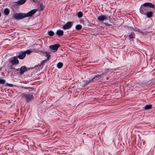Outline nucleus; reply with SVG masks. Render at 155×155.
Listing matches in <instances>:
<instances>
[{
  "instance_id": "nucleus-1",
  "label": "nucleus",
  "mask_w": 155,
  "mask_h": 155,
  "mask_svg": "<svg viewBox=\"0 0 155 155\" xmlns=\"http://www.w3.org/2000/svg\"><path fill=\"white\" fill-rule=\"evenodd\" d=\"M143 6L144 7L148 6L152 8H154L155 7L154 5L151 3L146 2L144 3L140 8V12L141 14L144 15H146V13L147 12V9L146 7H143Z\"/></svg>"
},
{
  "instance_id": "nucleus-2",
  "label": "nucleus",
  "mask_w": 155,
  "mask_h": 155,
  "mask_svg": "<svg viewBox=\"0 0 155 155\" xmlns=\"http://www.w3.org/2000/svg\"><path fill=\"white\" fill-rule=\"evenodd\" d=\"M21 96L22 97H24L26 101L28 102L31 101L34 98L33 95L32 94H29L21 93Z\"/></svg>"
},
{
  "instance_id": "nucleus-3",
  "label": "nucleus",
  "mask_w": 155,
  "mask_h": 155,
  "mask_svg": "<svg viewBox=\"0 0 155 155\" xmlns=\"http://www.w3.org/2000/svg\"><path fill=\"white\" fill-rule=\"evenodd\" d=\"M25 13H19L13 15V17L16 19H20L25 17Z\"/></svg>"
},
{
  "instance_id": "nucleus-4",
  "label": "nucleus",
  "mask_w": 155,
  "mask_h": 155,
  "mask_svg": "<svg viewBox=\"0 0 155 155\" xmlns=\"http://www.w3.org/2000/svg\"><path fill=\"white\" fill-rule=\"evenodd\" d=\"M101 77V74H97L95 75L94 77L91 78L89 81V82L90 83L94 81H95L97 80Z\"/></svg>"
},
{
  "instance_id": "nucleus-5",
  "label": "nucleus",
  "mask_w": 155,
  "mask_h": 155,
  "mask_svg": "<svg viewBox=\"0 0 155 155\" xmlns=\"http://www.w3.org/2000/svg\"><path fill=\"white\" fill-rule=\"evenodd\" d=\"M10 62L12 65H15L17 64L18 63L19 61L17 59V57L16 56L14 57L13 59L11 60Z\"/></svg>"
},
{
  "instance_id": "nucleus-6",
  "label": "nucleus",
  "mask_w": 155,
  "mask_h": 155,
  "mask_svg": "<svg viewBox=\"0 0 155 155\" xmlns=\"http://www.w3.org/2000/svg\"><path fill=\"white\" fill-rule=\"evenodd\" d=\"M72 26V22L69 21L63 26V28L64 29H67L70 28Z\"/></svg>"
},
{
  "instance_id": "nucleus-7",
  "label": "nucleus",
  "mask_w": 155,
  "mask_h": 155,
  "mask_svg": "<svg viewBox=\"0 0 155 155\" xmlns=\"http://www.w3.org/2000/svg\"><path fill=\"white\" fill-rule=\"evenodd\" d=\"M36 11V10H33L29 12L27 14L25 13V17H29L31 16L35 13Z\"/></svg>"
},
{
  "instance_id": "nucleus-8",
  "label": "nucleus",
  "mask_w": 155,
  "mask_h": 155,
  "mask_svg": "<svg viewBox=\"0 0 155 155\" xmlns=\"http://www.w3.org/2000/svg\"><path fill=\"white\" fill-rule=\"evenodd\" d=\"M97 19L98 20L100 21H103L104 20L107 19V16L106 15H101L99 16L97 18Z\"/></svg>"
},
{
  "instance_id": "nucleus-9",
  "label": "nucleus",
  "mask_w": 155,
  "mask_h": 155,
  "mask_svg": "<svg viewBox=\"0 0 155 155\" xmlns=\"http://www.w3.org/2000/svg\"><path fill=\"white\" fill-rule=\"evenodd\" d=\"M25 52L23 51L19 53L18 57L21 59H22L25 57Z\"/></svg>"
},
{
  "instance_id": "nucleus-10",
  "label": "nucleus",
  "mask_w": 155,
  "mask_h": 155,
  "mask_svg": "<svg viewBox=\"0 0 155 155\" xmlns=\"http://www.w3.org/2000/svg\"><path fill=\"white\" fill-rule=\"evenodd\" d=\"M59 45L58 44H55L54 45H50V48L52 49L57 50L58 48L59 47Z\"/></svg>"
},
{
  "instance_id": "nucleus-11",
  "label": "nucleus",
  "mask_w": 155,
  "mask_h": 155,
  "mask_svg": "<svg viewBox=\"0 0 155 155\" xmlns=\"http://www.w3.org/2000/svg\"><path fill=\"white\" fill-rule=\"evenodd\" d=\"M56 34L58 36H62L63 35L64 32L62 30H57Z\"/></svg>"
},
{
  "instance_id": "nucleus-12",
  "label": "nucleus",
  "mask_w": 155,
  "mask_h": 155,
  "mask_svg": "<svg viewBox=\"0 0 155 155\" xmlns=\"http://www.w3.org/2000/svg\"><path fill=\"white\" fill-rule=\"evenodd\" d=\"M26 68L25 66L21 67L20 69V73L21 74L24 73V71H26Z\"/></svg>"
},
{
  "instance_id": "nucleus-13",
  "label": "nucleus",
  "mask_w": 155,
  "mask_h": 155,
  "mask_svg": "<svg viewBox=\"0 0 155 155\" xmlns=\"http://www.w3.org/2000/svg\"><path fill=\"white\" fill-rule=\"evenodd\" d=\"M129 37L130 41H132L133 39L135 38V35L133 33H132L129 35Z\"/></svg>"
},
{
  "instance_id": "nucleus-14",
  "label": "nucleus",
  "mask_w": 155,
  "mask_h": 155,
  "mask_svg": "<svg viewBox=\"0 0 155 155\" xmlns=\"http://www.w3.org/2000/svg\"><path fill=\"white\" fill-rule=\"evenodd\" d=\"M26 1V0H20L15 2V3L18 5H22L25 3Z\"/></svg>"
},
{
  "instance_id": "nucleus-15",
  "label": "nucleus",
  "mask_w": 155,
  "mask_h": 155,
  "mask_svg": "<svg viewBox=\"0 0 155 155\" xmlns=\"http://www.w3.org/2000/svg\"><path fill=\"white\" fill-rule=\"evenodd\" d=\"M9 13V10L8 8H5L4 10V14L6 15H8Z\"/></svg>"
},
{
  "instance_id": "nucleus-16",
  "label": "nucleus",
  "mask_w": 155,
  "mask_h": 155,
  "mask_svg": "<svg viewBox=\"0 0 155 155\" xmlns=\"http://www.w3.org/2000/svg\"><path fill=\"white\" fill-rule=\"evenodd\" d=\"M153 14V13L152 12H147V14H146V15H147V16L148 18H150L152 16V15Z\"/></svg>"
},
{
  "instance_id": "nucleus-17",
  "label": "nucleus",
  "mask_w": 155,
  "mask_h": 155,
  "mask_svg": "<svg viewBox=\"0 0 155 155\" xmlns=\"http://www.w3.org/2000/svg\"><path fill=\"white\" fill-rule=\"evenodd\" d=\"M63 64L61 62L58 63L57 64V67L59 68H60L63 66Z\"/></svg>"
},
{
  "instance_id": "nucleus-18",
  "label": "nucleus",
  "mask_w": 155,
  "mask_h": 155,
  "mask_svg": "<svg viewBox=\"0 0 155 155\" xmlns=\"http://www.w3.org/2000/svg\"><path fill=\"white\" fill-rule=\"evenodd\" d=\"M82 28L81 26L80 25H76L75 27L76 29L77 30H80Z\"/></svg>"
},
{
  "instance_id": "nucleus-19",
  "label": "nucleus",
  "mask_w": 155,
  "mask_h": 155,
  "mask_svg": "<svg viewBox=\"0 0 155 155\" xmlns=\"http://www.w3.org/2000/svg\"><path fill=\"white\" fill-rule=\"evenodd\" d=\"M48 35L51 36H52L54 35V32L51 31H49L48 32Z\"/></svg>"
},
{
  "instance_id": "nucleus-20",
  "label": "nucleus",
  "mask_w": 155,
  "mask_h": 155,
  "mask_svg": "<svg viewBox=\"0 0 155 155\" xmlns=\"http://www.w3.org/2000/svg\"><path fill=\"white\" fill-rule=\"evenodd\" d=\"M151 108V106L150 105H147L145 107V108L146 110L150 109Z\"/></svg>"
},
{
  "instance_id": "nucleus-21",
  "label": "nucleus",
  "mask_w": 155,
  "mask_h": 155,
  "mask_svg": "<svg viewBox=\"0 0 155 155\" xmlns=\"http://www.w3.org/2000/svg\"><path fill=\"white\" fill-rule=\"evenodd\" d=\"M77 15L78 17L81 18L83 16V13L81 12H79L77 13Z\"/></svg>"
},
{
  "instance_id": "nucleus-22",
  "label": "nucleus",
  "mask_w": 155,
  "mask_h": 155,
  "mask_svg": "<svg viewBox=\"0 0 155 155\" xmlns=\"http://www.w3.org/2000/svg\"><path fill=\"white\" fill-rule=\"evenodd\" d=\"M24 52H25V55L26 54H30L31 53V51L29 50H28L25 51H24Z\"/></svg>"
},
{
  "instance_id": "nucleus-23",
  "label": "nucleus",
  "mask_w": 155,
  "mask_h": 155,
  "mask_svg": "<svg viewBox=\"0 0 155 155\" xmlns=\"http://www.w3.org/2000/svg\"><path fill=\"white\" fill-rule=\"evenodd\" d=\"M5 81L4 79H0V84H4L5 83Z\"/></svg>"
},
{
  "instance_id": "nucleus-24",
  "label": "nucleus",
  "mask_w": 155,
  "mask_h": 155,
  "mask_svg": "<svg viewBox=\"0 0 155 155\" xmlns=\"http://www.w3.org/2000/svg\"><path fill=\"white\" fill-rule=\"evenodd\" d=\"M40 7H41V10H43L44 8V6L42 4H40Z\"/></svg>"
},
{
  "instance_id": "nucleus-25",
  "label": "nucleus",
  "mask_w": 155,
  "mask_h": 155,
  "mask_svg": "<svg viewBox=\"0 0 155 155\" xmlns=\"http://www.w3.org/2000/svg\"><path fill=\"white\" fill-rule=\"evenodd\" d=\"M46 56L47 57V59H48L50 57L49 54L47 52L46 54Z\"/></svg>"
},
{
  "instance_id": "nucleus-26",
  "label": "nucleus",
  "mask_w": 155,
  "mask_h": 155,
  "mask_svg": "<svg viewBox=\"0 0 155 155\" xmlns=\"http://www.w3.org/2000/svg\"><path fill=\"white\" fill-rule=\"evenodd\" d=\"M22 88L24 89H31L32 88L30 87H22Z\"/></svg>"
},
{
  "instance_id": "nucleus-27",
  "label": "nucleus",
  "mask_w": 155,
  "mask_h": 155,
  "mask_svg": "<svg viewBox=\"0 0 155 155\" xmlns=\"http://www.w3.org/2000/svg\"><path fill=\"white\" fill-rule=\"evenodd\" d=\"M33 0V2H35V0Z\"/></svg>"
},
{
  "instance_id": "nucleus-28",
  "label": "nucleus",
  "mask_w": 155,
  "mask_h": 155,
  "mask_svg": "<svg viewBox=\"0 0 155 155\" xmlns=\"http://www.w3.org/2000/svg\"><path fill=\"white\" fill-rule=\"evenodd\" d=\"M1 16V13L0 12V17Z\"/></svg>"
},
{
  "instance_id": "nucleus-29",
  "label": "nucleus",
  "mask_w": 155,
  "mask_h": 155,
  "mask_svg": "<svg viewBox=\"0 0 155 155\" xmlns=\"http://www.w3.org/2000/svg\"><path fill=\"white\" fill-rule=\"evenodd\" d=\"M18 69H17V70L18 71Z\"/></svg>"
}]
</instances>
